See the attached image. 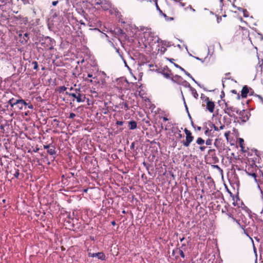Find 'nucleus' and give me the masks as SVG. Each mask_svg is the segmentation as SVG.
Returning <instances> with one entry per match:
<instances>
[{"instance_id":"f257e3e1","label":"nucleus","mask_w":263,"mask_h":263,"mask_svg":"<svg viewBox=\"0 0 263 263\" xmlns=\"http://www.w3.org/2000/svg\"><path fill=\"white\" fill-rule=\"evenodd\" d=\"M145 46H153L155 44L159 43V37L153 33L150 29H147L143 32Z\"/></svg>"},{"instance_id":"f03ea898","label":"nucleus","mask_w":263,"mask_h":263,"mask_svg":"<svg viewBox=\"0 0 263 263\" xmlns=\"http://www.w3.org/2000/svg\"><path fill=\"white\" fill-rule=\"evenodd\" d=\"M201 99L202 101V106H205L206 109L210 112L213 113L215 109V103L211 100L208 97L201 95Z\"/></svg>"},{"instance_id":"7ed1b4c3","label":"nucleus","mask_w":263,"mask_h":263,"mask_svg":"<svg viewBox=\"0 0 263 263\" xmlns=\"http://www.w3.org/2000/svg\"><path fill=\"white\" fill-rule=\"evenodd\" d=\"M66 95L71 96L76 99V101L78 103L84 102L85 100V95L82 93V91L80 89L76 88L74 90V92H68L67 91L65 92Z\"/></svg>"},{"instance_id":"20e7f679","label":"nucleus","mask_w":263,"mask_h":263,"mask_svg":"<svg viewBox=\"0 0 263 263\" xmlns=\"http://www.w3.org/2000/svg\"><path fill=\"white\" fill-rule=\"evenodd\" d=\"M185 134V140L182 141L183 145L186 147L190 146L191 143L193 141L194 137L192 135V132L188 130L186 128L184 129Z\"/></svg>"},{"instance_id":"39448f33","label":"nucleus","mask_w":263,"mask_h":263,"mask_svg":"<svg viewBox=\"0 0 263 263\" xmlns=\"http://www.w3.org/2000/svg\"><path fill=\"white\" fill-rule=\"evenodd\" d=\"M55 41L49 37H46L41 43L42 46L46 50H52L54 46Z\"/></svg>"},{"instance_id":"423d86ee","label":"nucleus","mask_w":263,"mask_h":263,"mask_svg":"<svg viewBox=\"0 0 263 263\" xmlns=\"http://www.w3.org/2000/svg\"><path fill=\"white\" fill-rule=\"evenodd\" d=\"M252 178L257 183L258 186L261 189L263 185V172L258 170L257 173H252Z\"/></svg>"},{"instance_id":"0eeeda50","label":"nucleus","mask_w":263,"mask_h":263,"mask_svg":"<svg viewBox=\"0 0 263 263\" xmlns=\"http://www.w3.org/2000/svg\"><path fill=\"white\" fill-rule=\"evenodd\" d=\"M111 7L110 2L108 0H100L99 5H97L96 8L98 9H102L104 10H107Z\"/></svg>"},{"instance_id":"6e6552de","label":"nucleus","mask_w":263,"mask_h":263,"mask_svg":"<svg viewBox=\"0 0 263 263\" xmlns=\"http://www.w3.org/2000/svg\"><path fill=\"white\" fill-rule=\"evenodd\" d=\"M254 92V90L252 88L248 87L247 85H245L241 89V96L242 98H246L248 95H253Z\"/></svg>"},{"instance_id":"1a4fd4ad","label":"nucleus","mask_w":263,"mask_h":263,"mask_svg":"<svg viewBox=\"0 0 263 263\" xmlns=\"http://www.w3.org/2000/svg\"><path fill=\"white\" fill-rule=\"evenodd\" d=\"M87 251H88V255L89 257H97L98 258V259H99L100 260H106V256H105V254L102 252L96 253H92L91 252V250L89 249H87Z\"/></svg>"},{"instance_id":"9d476101","label":"nucleus","mask_w":263,"mask_h":263,"mask_svg":"<svg viewBox=\"0 0 263 263\" xmlns=\"http://www.w3.org/2000/svg\"><path fill=\"white\" fill-rule=\"evenodd\" d=\"M236 108L233 106H229L226 103V107L224 111L226 114H228L230 117H233L235 116L234 112L236 111Z\"/></svg>"},{"instance_id":"9b49d317","label":"nucleus","mask_w":263,"mask_h":263,"mask_svg":"<svg viewBox=\"0 0 263 263\" xmlns=\"http://www.w3.org/2000/svg\"><path fill=\"white\" fill-rule=\"evenodd\" d=\"M258 168L255 165L249 166L247 169L246 170V173L248 174L249 176L252 178V173H257Z\"/></svg>"},{"instance_id":"f8f14e48","label":"nucleus","mask_w":263,"mask_h":263,"mask_svg":"<svg viewBox=\"0 0 263 263\" xmlns=\"http://www.w3.org/2000/svg\"><path fill=\"white\" fill-rule=\"evenodd\" d=\"M19 103H25V101L23 99H18L15 101L14 98L10 99L8 101V103L11 105V107H13L15 105H17Z\"/></svg>"},{"instance_id":"ddd939ff","label":"nucleus","mask_w":263,"mask_h":263,"mask_svg":"<svg viewBox=\"0 0 263 263\" xmlns=\"http://www.w3.org/2000/svg\"><path fill=\"white\" fill-rule=\"evenodd\" d=\"M185 82L186 83L187 86L190 88V91H191V93L193 95V96L195 99H197L198 97V94L196 90L194 88L192 87L191 86V85L189 83H187L186 81H185Z\"/></svg>"},{"instance_id":"4468645a","label":"nucleus","mask_w":263,"mask_h":263,"mask_svg":"<svg viewBox=\"0 0 263 263\" xmlns=\"http://www.w3.org/2000/svg\"><path fill=\"white\" fill-rule=\"evenodd\" d=\"M83 78L85 82H90L91 83L92 82V80L91 79H89V78L95 79V77H93V74L91 73H88L87 74L84 73Z\"/></svg>"},{"instance_id":"2eb2a0df","label":"nucleus","mask_w":263,"mask_h":263,"mask_svg":"<svg viewBox=\"0 0 263 263\" xmlns=\"http://www.w3.org/2000/svg\"><path fill=\"white\" fill-rule=\"evenodd\" d=\"M237 141L239 146L241 147V151L246 152V150L245 149L244 140L241 138H239L238 139Z\"/></svg>"},{"instance_id":"dca6fc26","label":"nucleus","mask_w":263,"mask_h":263,"mask_svg":"<svg viewBox=\"0 0 263 263\" xmlns=\"http://www.w3.org/2000/svg\"><path fill=\"white\" fill-rule=\"evenodd\" d=\"M128 125L129 128L131 130H134L137 127V122L134 120L128 122Z\"/></svg>"},{"instance_id":"f3484780","label":"nucleus","mask_w":263,"mask_h":263,"mask_svg":"<svg viewBox=\"0 0 263 263\" xmlns=\"http://www.w3.org/2000/svg\"><path fill=\"white\" fill-rule=\"evenodd\" d=\"M119 105L122 109H124L126 110L129 109L128 105L126 102H123L122 103H120Z\"/></svg>"},{"instance_id":"a211bd4d","label":"nucleus","mask_w":263,"mask_h":263,"mask_svg":"<svg viewBox=\"0 0 263 263\" xmlns=\"http://www.w3.org/2000/svg\"><path fill=\"white\" fill-rule=\"evenodd\" d=\"M47 153L50 155H54L56 154V151L55 147L52 146L51 148H49L47 150Z\"/></svg>"},{"instance_id":"6ab92c4d","label":"nucleus","mask_w":263,"mask_h":263,"mask_svg":"<svg viewBox=\"0 0 263 263\" xmlns=\"http://www.w3.org/2000/svg\"><path fill=\"white\" fill-rule=\"evenodd\" d=\"M196 143L199 145H202L204 144L205 141L201 137H198L196 139Z\"/></svg>"},{"instance_id":"aec40b11","label":"nucleus","mask_w":263,"mask_h":263,"mask_svg":"<svg viewBox=\"0 0 263 263\" xmlns=\"http://www.w3.org/2000/svg\"><path fill=\"white\" fill-rule=\"evenodd\" d=\"M100 1V0H88V2L95 8L97 5H99Z\"/></svg>"},{"instance_id":"412c9836","label":"nucleus","mask_w":263,"mask_h":263,"mask_svg":"<svg viewBox=\"0 0 263 263\" xmlns=\"http://www.w3.org/2000/svg\"><path fill=\"white\" fill-rule=\"evenodd\" d=\"M176 251L178 252V253L182 258H184L185 255L183 252V250L181 249H177L176 250Z\"/></svg>"},{"instance_id":"4be33fe9","label":"nucleus","mask_w":263,"mask_h":263,"mask_svg":"<svg viewBox=\"0 0 263 263\" xmlns=\"http://www.w3.org/2000/svg\"><path fill=\"white\" fill-rule=\"evenodd\" d=\"M156 7L158 10H159L160 14H161L165 18L167 17V15L162 12V11L160 9L158 4L156 3Z\"/></svg>"},{"instance_id":"5701e85b","label":"nucleus","mask_w":263,"mask_h":263,"mask_svg":"<svg viewBox=\"0 0 263 263\" xmlns=\"http://www.w3.org/2000/svg\"><path fill=\"white\" fill-rule=\"evenodd\" d=\"M17 105H18V107L19 108V109H22L23 107V105L27 106L28 105V104L27 103H26V102L25 101V104H24L23 103H18Z\"/></svg>"},{"instance_id":"b1692460","label":"nucleus","mask_w":263,"mask_h":263,"mask_svg":"<svg viewBox=\"0 0 263 263\" xmlns=\"http://www.w3.org/2000/svg\"><path fill=\"white\" fill-rule=\"evenodd\" d=\"M67 87L65 86H61L59 87V91L60 93L63 92L67 90Z\"/></svg>"},{"instance_id":"393cba45","label":"nucleus","mask_w":263,"mask_h":263,"mask_svg":"<svg viewBox=\"0 0 263 263\" xmlns=\"http://www.w3.org/2000/svg\"><path fill=\"white\" fill-rule=\"evenodd\" d=\"M189 9L193 12H195V10L192 7L191 5H189L187 7L185 8V10H187Z\"/></svg>"},{"instance_id":"a878e982","label":"nucleus","mask_w":263,"mask_h":263,"mask_svg":"<svg viewBox=\"0 0 263 263\" xmlns=\"http://www.w3.org/2000/svg\"><path fill=\"white\" fill-rule=\"evenodd\" d=\"M158 50L160 51L161 54H163L166 51V48L165 47L162 46Z\"/></svg>"},{"instance_id":"bb28decb","label":"nucleus","mask_w":263,"mask_h":263,"mask_svg":"<svg viewBox=\"0 0 263 263\" xmlns=\"http://www.w3.org/2000/svg\"><path fill=\"white\" fill-rule=\"evenodd\" d=\"M19 175H20L19 170H18V169L15 170V173H14L13 176H14L16 178H18Z\"/></svg>"},{"instance_id":"cd10ccee","label":"nucleus","mask_w":263,"mask_h":263,"mask_svg":"<svg viewBox=\"0 0 263 263\" xmlns=\"http://www.w3.org/2000/svg\"><path fill=\"white\" fill-rule=\"evenodd\" d=\"M205 143L206 145H211L212 143V140L211 139H208L205 141Z\"/></svg>"},{"instance_id":"c85d7f7f","label":"nucleus","mask_w":263,"mask_h":263,"mask_svg":"<svg viewBox=\"0 0 263 263\" xmlns=\"http://www.w3.org/2000/svg\"><path fill=\"white\" fill-rule=\"evenodd\" d=\"M177 3H179L180 5L182 7H185V5H186V4L185 3H184L183 2V0H178V1L177 2Z\"/></svg>"},{"instance_id":"c756f323","label":"nucleus","mask_w":263,"mask_h":263,"mask_svg":"<svg viewBox=\"0 0 263 263\" xmlns=\"http://www.w3.org/2000/svg\"><path fill=\"white\" fill-rule=\"evenodd\" d=\"M239 29H241L243 33L245 34H248V30L247 29L241 27L240 26L239 27Z\"/></svg>"},{"instance_id":"7c9ffc66","label":"nucleus","mask_w":263,"mask_h":263,"mask_svg":"<svg viewBox=\"0 0 263 263\" xmlns=\"http://www.w3.org/2000/svg\"><path fill=\"white\" fill-rule=\"evenodd\" d=\"M212 130H209L208 128H206V130L204 132V134L205 135L210 136V133L211 132Z\"/></svg>"},{"instance_id":"2f4dec72","label":"nucleus","mask_w":263,"mask_h":263,"mask_svg":"<svg viewBox=\"0 0 263 263\" xmlns=\"http://www.w3.org/2000/svg\"><path fill=\"white\" fill-rule=\"evenodd\" d=\"M192 126H193V127L194 128V129L195 130H197L198 131H200L201 130V127L200 126H197L195 125H194V124L192 123Z\"/></svg>"},{"instance_id":"473e14b6","label":"nucleus","mask_w":263,"mask_h":263,"mask_svg":"<svg viewBox=\"0 0 263 263\" xmlns=\"http://www.w3.org/2000/svg\"><path fill=\"white\" fill-rule=\"evenodd\" d=\"M206 148V146L202 145H200L199 147V149L200 150L201 152H204L205 151Z\"/></svg>"},{"instance_id":"72a5a7b5","label":"nucleus","mask_w":263,"mask_h":263,"mask_svg":"<svg viewBox=\"0 0 263 263\" xmlns=\"http://www.w3.org/2000/svg\"><path fill=\"white\" fill-rule=\"evenodd\" d=\"M230 131H228L224 133V136L226 138V139H227V140H228V139H229V137L230 136Z\"/></svg>"},{"instance_id":"f704fd0d","label":"nucleus","mask_w":263,"mask_h":263,"mask_svg":"<svg viewBox=\"0 0 263 263\" xmlns=\"http://www.w3.org/2000/svg\"><path fill=\"white\" fill-rule=\"evenodd\" d=\"M231 92H232V93H234V94H237V98H238V99H240V95H239V93H237V91H236V90H235V89L232 90H231Z\"/></svg>"},{"instance_id":"c9c22d12","label":"nucleus","mask_w":263,"mask_h":263,"mask_svg":"<svg viewBox=\"0 0 263 263\" xmlns=\"http://www.w3.org/2000/svg\"><path fill=\"white\" fill-rule=\"evenodd\" d=\"M184 73H185V74H186V76H187L189 77H190V78H191L193 81H195V80H194V79L193 78V77L191 76V74L190 73H189V72H187L186 71H185L184 72Z\"/></svg>"},{"instance_id":"e433bc0d","label":"nucleus","mask_w":263,"mask_h":263,"mask_svg":"<svg viewBox=\"0 0 263 263\" xmlns=\"http://www.w3.org/2000/svg\"><path fill=\"white\" fill-rule=\"evenodd\" d=\"M212 127H213L214 129L215 130V131H219V129L218 128V126H216L215 124H212Z\"/></svg>"},{"instance_id":"4c0bfd02","label":"nucleus","mask_w":263,"mask_h":263,"mask_svg":"<svg viewBox=\"0 0 263 263\" xmlns=\"http://www.w3.org/2000/svg\"><path fill=\"white\" fill-rule=\"evenodd\" d=\"M75 117H76L75 114H74L73 112L70 113L69 116V118L73 119Z\"/></svg>"},{"instance_id":"58836bf2","label":"nucleus","mask_w":263,"mask_h":263,"mask_svg":"<svg viewBox=\"0 0 263 263\" xmlns=\"http://www.w3.org/2000/svg\"><path fill=\"white\" fill-rule=\"evenodd\" d=\"M124 122L122 121H117L116 122V124L118 125L122 126L123 125Z\"/></svg>"},{"instance_id":"ea45409f","label":"nucleus","mask_w":263,"mask_h":263,"mask_svg":"<svg viewBox=\"0 0 263 263\" xmlns=\"http://www.w3.org/2000/svg\"><path fill=\"white\" fill-rule=\"evenodd\" d=\"M33 64H34V69H37V67H38V65H37V62H33Z\"/></svg>"},{"instance_id":"a19ab883","label":"nucleus","mask_w":263,"mask_h":263,"mask_svg":"<svg viewBox=\"0 0 263 263\" xmlns=\"http://www.w3.org/2000/svg\"><path fill=\"white\" fill-rule=\"evenodd\" d=\"M215 152V149H210L208 151V154L211 155L212 154V153H214Z\"/></svg>"},{"instance_id":"79ce46f5","label":"nucleus","mask_w":263,"mask_h":263,"mask_svg":"<svg viewBox=\"0 0 263 263\" xmlns=\"http://www.w3.org/2000/svg\"><path fill=\"white\" fill-rule=\"evenodd\" d=\"M23 4L26 5L29 3V0H21Z\"/></svg>"},{"instance_id":"37998d69","label":"nucleus","mask_w":263,"mask_h":263,"mask_svg":"<svg viewBox=\"0 0 263 263\" xmlns=\"http://www.w3.org/2000/svg\"><path fill=\"white\" fill-rule=\"evenodd\" d=\"M50 146L49 144L48 145H44V149H48L50 148Z\"/></svg>"},{"instance_id":"c03bdc74","label":"nucleus","mask_w":263,"mask_h":263,"mask_svg":"<svg viewBox=\"0 0 263 263\" xmlns=\"http://www.w3.org/2000/svg\"><path fill=\"white\" fill-rule=\"evenodd\" d=\"M28 107L29 108V109H33V106L32 104H28Z\"/></svg>"},{"instance_id":"a18cd8bd","label":"nucleus","mask_w":263,"mask_h":263,"mask_svg":"<svg viewBox=\"0 0 263 263\" xmlns=\"http://www.w3.org/2000/svg\"><path fill=\"white\" fill-rule=\"evenodd\" d=\"M58 3V1H53V2H52V4L53 6H56Z\"/></svg>"},{"instance_id":"49530a36","label":"nucleus","mask_w":263,"mask_h":263,"mask_svg":"<svg viewBox=\"0 0 263 263\" xmlns=\"http://www.w3.org/2000/svg\"><path fill=\"white\" fill-rule=\"evenodd\" d=\"M225 126L224 125H221L219 128V130L221 129H223L224 128Z\"/></svg>"},{"instance_id":"de8ad7c7","label":"nucleus","mask_w":263,"mask_h":263,"mask_svg":"<svg viewBox=\"0 0 263 263\" xmlns=\"http://www.w3.org/2000/svg\"><path fill=\"white\" fill-rule=\"evenodd\" d=\"M75 89H74L73 87H71L69 89V92H74V90Z\"/></svg>"},{"instance_id":"09e8293b","label":"nucleus","mask_w":263,"mask_h":263,"mask_svg":"<svg viewBox=\"0 0 263 263\" xmlns=\"http://www.w3.org/2000/svg\"><path fill=\"white\" fill-rule=\"evenodd\" d=\"M163 120L164 121H167L168 120V119L166 117H163Z\"/></svg>"},{"instance_id":"8fccbe9b","label":"nucleus","mask_w":263,"mask_h":263,"mask_svg":"<svg viewBox=\"0 0 263 263\" xmlns=\"http://www.w3.org/2000/svg\"><path fill=\"white\" fill-rule=\"evenodd\" d=\"M111 223L112 226H115L116 224V222L115 221L113 220L111 222Z\"/></svg>"},{"instance_id":"3c124183","label":"nucleus","mask_w":263,"mask_h":263,"mask_svg":"<svg viewBox=\"0 0 263 263\" xmlns=\"http://www.w3.org/2000/svg\"><path fill=\"white\" fill-rule=\"evenodd\" d=\"M183 137V135L181 133L178 134V138H182Z\"/></svg>"},{"instance_id":"603ef678","label":"nucleus","mask_w":263,"mask_h":263,"mask_svg":"<svg viewBox=\"0 0 263 263\" xmlns=\"http://www.w3.org/2000/svg\"><path fill=\"white\" fill-rule=\"evenodd\" d=\"M246 113V112L245 110H243L242 112H240V115L243 117V115Z\"/></svg>"},{"instance_id":"864d4df0","label":"nucleus","mask_w":263,"mask_h":263,"mask_svg":"<svg viewBox=\"0 0 263 263\" xmlns=\"http://www.w3.org/2000/svg\"><path fill=\"white\" fill-rule=\"evenodd\" d=\"M179 68L181 70L183 71V72H185V70L184 68H183L182 67H181V66H180V67H179Z\"/></svg>"},{"instance_id":"5fc2aeb1","label":"nucleus","mask_w":263,"mask_h":263,"mask_svg":"<svg viewBox=\"0 0 263 263\" xmlns=\"http://www.w3.org/2000/svg\"><path fill=\"white\" fill-rule=\"evenodd\" d=\"M175 78L176 79H177V80H179V79H182L180 77H179V76H176L175 77Z\"/></svg>"},{"instance_id":"6e6d98bb","label":"nucleus","mask_w":263,"mask_h":263,"mask_svg":"<svg viewBox=\"0 0 263 263\" xmlns=\"http://www.w3.org/2000/svg\"><path fill=\"white\" fill-rule=\"evenodd\" d=\"M168 59V60H169L171 63H173V64L174 63H173V61L174 60V59Z\"/></svg>"},{"instance_id":"4d7b16f0","label":"nucleus","mask_w":263,"mask_h":263,"mask_svg":"<svg viewBox=\"0 0 263 263\" xmlns=\"http://www.w3.org/2000/svg\"><path fill=\"white\" fill-rule=\"evenodd\" d=\"M0 129H2V130H4V126L3 125H0Z\"/></svg>"},{"instance_id":"13d9d810","label":"nucleus","mask_w":263,"mask_h":263,"mask_svg":"<svg viewBox=\"0 0 263 263\" xmlns=\"http://www.w3.org/2000/svg\"><path fill=\"white\" fill-rule=\"evenodd\" d=\"M174 66H175L176 67H177V68H179V67H180V66H179V65H178V64H176V63H174Z\"/></svg>"},{"instance_id":"bf43d9fd","label":"nucleus","mask_w":263,"mask_h":263,"mask_svg":"<svg viewBox=\"0 0 263 263\" xmlns=\"http://www.w3.org/2000/svg\"><path fill=\"white\" fill-rule=\"evenodd\" d=\"M259 99L262 100V98L260 95H256Z\"/></svg>"},{"instance_id":"052dcab7","label":"nucleus","mask_w":263,"mask_h":263,"mask_svg":"<svg viewBox=\"0 0 263 263\" xmlns=\"http://www.w3.org/2000/svg\"><path fill=\"white\" fill-rule=\"evenodd\" d=\"M24 36L28 39V34L27 33H25Z\"/></svg>"},{"instance_id":"680f3d73","label":"nucleus","mask_w":263,"mask_h":263,"mask_svg":"<svg viewBox=\"0 0 263 263\" xmlns=\"http://www.w3.org/2000/svg\"><path fill=\"white\" fill-rule=\"evenodd\" d=\"M259 171H261L262 172H263V167H261L260 168H258Z\"/></svg>"},{"instance_id":"e2e57ef3","label":"nucleus","mask_w":263,"mask_h":263,"mask_svg":"<svg viewBox=\"0 0 263 263\" xmlns=\"http://www.w3.org/2000/svg\"><path fill=\"white\" fill-rule=\"evenodd\" d=\"M262 64H263V61H262V64H260V65H259V67H260L261 71H262Z\"/></svg>"},{"instance_id":"0e129e2a","label":"nucleus","mask_w":263,"mask_h":263,"mask_svg":"<svg viewBox=\"0 0 263 263\" xmlns=\"http://www.w3.org/2000/svg\"><path fill=\"white\" fill-rule=\"evenodd\" d=\"M165 77H166V78H168V77H170V75H169V74H168V73H165Z\"/></svg>"},{"instance_id":"69168bd1","label":"nucleus","mask_w":263,"mask_h":263,"mask_svg":"<svg viewBox=\"0 0 263 263\" xmlns=\"http://www.w3.org/2000/svg\"><path fill=\"white\" fill-rule=\"evenodd\" d=\"M134 143H132V144H131L130 147L131 148H134Z\"/></svg>"},{"instance_id":"338daca9","label":"nucleus","mask_w":263,"mask_h":263,"mask_svg":"<svg viewBox=\"0 0 263 263\" xmlns=\"http://www.w3.org/2000/svg\"><path fill=\"white\" fill-rule=\"evenodd\" d=\"M247 12V10L244 11V16H245V17L247 16V15H246V12Z\"/></svg>"},{"instance_id":"774afa93","label":"nucleus","mask_w":263,"mask_h":263,"mask_svg":"<svg viewBox=\"0 0 263 263\" xmlns=\"http://www.w3.org/2000/svg\"><path fill=\"white\" fill-rule=\"evenodd\" d=\"M39 150V148H37L35 150H34V152H37Z\"/></svg>"}]
</instances>
